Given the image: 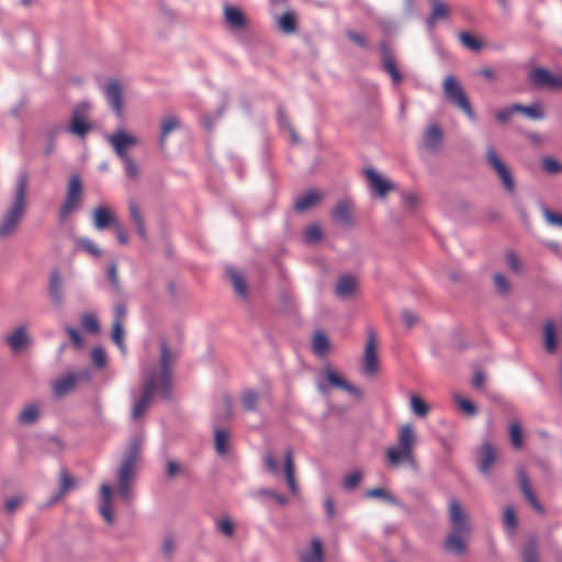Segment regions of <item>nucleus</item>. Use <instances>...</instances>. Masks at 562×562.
<instances>
[{"mask_svg": "<svg viewBox=\"0 0 562 562\" xmlns=\"http://www.w3.org/2000/svg\"><path fill=\"white\" fill-rule=\"evenodd\" d=\"M459 40L463 46L468 47L473 52H477L482 48L483 44L480 40L472 36L470 33L461 32L459 34Z\"/></svg>", "mask_w": 562, "mask_h": 562, "instance_id": "obj_53", "label": "nucleus"}, {"mask_svg": "<svg viewBox=\"0 0 562 562\" xmlns=\"http://www.w3.org/2000/svg\"><path fill=\"white\" fill-rule=\"evenodd\" d=\"M502 522L505 531L514 536L518 527V518L513 506H506L504 508Z\"/></svg>", "mask_w": 562, "mask_h": 562, "instance_id": "obj_36", "label": "nucleus"}, {"mask_svg": "<svg viewBox=\"0 0 562 562\" xmlns=\"http://www.w3.org/2000/svg\"><path fill=\"white\" fill-rule=\"evenodd\" d=\"M529 81L537 88L562 87V78L553 76L549 70L542 67H536L529 72Z\"/></svg>", "mask_w": 562, "mask_h": 562, "instance_id": "obj_15", "label": "nucleus"}, {"mask_svg": "<svg viewBox=\"0 0 562 562\" xmlns=\"http://www.w3.org/2000/svg\"><path fill=\"white\" fill-rule=\"evenodd\" d=\"M108 278L111 284V290L113 293L121 295L122 294V285L119 279L117 267L115 262H112L108 268Z\"/></svg>", "mask_w": 562, "mask_h": 562, "instance_id": "obj_47", "label": "nucleus"}, {"mask_svg": "<svg viewBox=\"0 0 562 562\" xmlns=\"http://www.w3.org/2000/svg\"><path fill=\"white\" fill-rule=\"evenodd\" d=\"M216 529L225 537L232 538L234 536V525L231 518L225 517L216 522Z\"/></svg>", "mask_w": 562, "mask_h": 562, "instance_id": "obj_58", "label": "nucleus"}, {"mask_svg": "<svg viewBox=\"0 0 562 562\" xmlns=\"http://www.w3.org/2000/svg\"><path fill=\"white\" fill-rule=\"evenodd\" d=\"M29 335L25 326H19L5 338V341L13 351H20L29 344Z\"/></svg>", "mask_w": 562, "mask_h": 562, "instance_id": "obj_28", "label": "nucleus"}, {"mask_svg": "<svg viewBox=\"0 0 562 562\" xmlns=\"http://www.w3.org/2000/svg\"><path fill=\"white\" fill-rule=\"evenodd\" d=\"M456 402L460 409L465 412L470 416H474L477 412L476 406L469 400L464 398L461 395L456 396Z\"/></svg>", "mask_w": 562, "mask_h": 562, "instance_id": "obj_60", "label": "nucleus"}, {"mask_svg": "<svg viewBox=\"0 0 562 562\" xmlns=\"http://www.w3.org/2000/svg\"><path fill=\"white\" fill-rule=\"evenodd\" d=\"M542 168L550 175H555L562 171V164L551 157L542 159Z\"/></svg>", "mask_w": 562, "mask_h": 562, "instance_id": "obj_57", "label": "nucleus"}, {"mask_svg": "<svg viewBox=\"0 0 562 562\" xmlns=\"http://www.w3.org/2000/svg\"><path fill=\"white\" fill-rule=\"evenodd\" d=\"M517 483L519 486V490L521 491L525 498L528 501V503L531 505V507L539 514H544V507L542 504L538 501L531 483L528 477V473L525 470V468L520 467L517 469Z\"/></svg>", "mask_w": 562, "mask_h": 562, "instance_id": "obj_13", "label": "nucleus"}, {"mask_svg": "<svg viewBox=\"0 0 562 562\" xmlns=\"http://www.w3.org/2000/svg\"><path fill=\"white\" fill-rule=\"evenodd\" d=\"M443 134L438 124L430 125L423 135V145L426 149L434 151L439 148L442 143Z\"/></svg>", "mask_w": 562, "mask_h": 562, "instance_id": "obj_23", "label": "nucleus"}, {"mask_svg": "<svg viewBox=\"0 0 562 562\" xmlns=\"http://www.w3.org/2000/svg\"><path fill=\"white\" fill-rule=\"evenodd\" d=\"M494 285H495L496 292L502 296L508 295L512 291L509 281L502 273L494 274Z\"/></svg>", "mask_w": 562, "mask_h": 562, "instance_id": "obj_51", "label": "nucleus"}, {"mask_svg": "<svg viewBox=\"0 0 562 562\" xmlns=\"http://www.w3.org/2000/svg\"><path fill=\"white\" fill-rule=\"evenodd\" d=\"M106 140L113 147L116 156L120 159H125L128 156V147L137 144V138L123 130H117L113 134L106 136Z\"/></svg>", "mask_w": 562, "mask_h": 562, "instance_id": "obj_11", "label": "nucleus"}, {"mask_svg": "<svg viewBox=\"0 0 562 562\" xmlns=\"http://www.w3.org/2000/svg\"><path fill=\"white\" fill-rule=\"evenodd\" d=\"M263 462H265V468L269 473H271L273 475L280 474V469H279L277 459L274 458L272 452L269 451L265 454Z\"/></svg>", "mask_w": 562, "mask_h": 562, "instance_id": "obj_59", "label": "nucleus"}, {"mask_svg": "<svg viewBox=\"0 0 562 562\" xmlns=\"http://www.w3.org/2000/svg\"><path fill=\"white\" fill-rule=\"evenodd\" d=\"M300 562H325L323 542L318 538L311 539L310 549L300 554Z\"/></svg>", "mask_w": 562, "mask_h": 562, "instance_id": "obj_21", "label": "nucleus"}, {"mask_svg": "<svg viewBox=\"0 0 562 562\" xmlns=\"http://www.w3.org/2000/svg\"><path fill=\"white\" fill-rule=\"evenodd\" d=\"M325 374H326L328 382L333 386L345 390L346 392H348L352 395L359 396L361 394V391L357 386L347 382L341 375L337 374L333 369L326 368Z\"/></svg>", "mask_w": 562, "mask_h": 562, "instance_id": "obj_27", "label": "nucleus"}, {"mask_svg": "<svg viewBox=\"0 0 562 562\" xmlns=\"http://www.w3.org/2000/svg\"><path fill=\"white\" fill-rule=\"evenodd\" d=\"M65 284L58 269H54L49 273L48 296L55 307H61L65 303Z\"/></svg>", "mask_w": 562, "mask_h": 562, "instance_id": "obj_14", "label": "nucleus"}, {"mask_svg": "<svg viewBox=\"0 0 562 562\" xmlns=\"http://www.w3.org/2000/svg\"><path fill=\"white\" fill-rule=\"evenodd\" d=\"M351 203L348 200L340 201L331 211L333 220L341 225H351L352 217L350 214Z\"/></svg>", "mask_w": 562, "mask_h": 562, "instance_id": "obj_30", "label": "nucleus"}, {"mask_svg": "<svg viewBox=\"0 0 562 562\" xmlns=\"http://www.w3.org/2000/svg\"><path fill=\"white\" fill-rule=\"evenodd\" d=\"M451 531L446 537L442 548L454 555H463L468 551V541L471 537V526L468 515L457 498H451L448 506Z\"/></svg>", "mask_w": 562, "mask_h": 562, "instance_id": "obj_2", "label": "nucleus"}, {"mask_svg": "<svg viewBox=\"0 0 562 562\" xmlns=\"http://www.w3.org/2000/svg\"><path fill=\"white\" fill-rule=\"evenodd\" d=\"M284 475L289 490L293 494H297L299 486L295 480V467L293 460V452L291 449H286L284 453Z\"/></svg>", "mask_w": 562, "mask_h": 562, "instance_id": "obj_26", "label": "nucleus"}, {"mask_svg": "<svg viewBox=\"0 0 562 562\" xmlns=\"http://www.w3.org/2000/svg\"><path fill=\"white\" fill-rule=\"evenodd\" d=\"M142 446L143 437L140 435L134 436L117 470V492L125 502H130L133 497L132 484L135 477L136 464L140 459Z\"/></svg>", "mask_w": 562, "mask_h": 562, "instance_id": "obj_4", "label": "nucleus"}, {"mask_svg": "<svg viewBox=\"0 0 562 562\" xmlns=\"http://www.w3.org/2000/svg\"><path fill=\"white\" fill-rule=\"evenodd\" d=\"M125 167V173L128 178H136L138 175L137 164L132 157L122 159Z\"/></svg>", "mask_w": 562, "mask_h": 562, "instance_id": "obj_64", "label": "nucleus"}, {"mask_svg": "<svg viewBox=\"0 0 562 562\" xmlns=\"http://www.w3.org/2000/svg\"><path fill=\"white\" fill-rule=\"evenodd\" d=\"M543 345L549 353H554L558 348L555 324L553 321L546 322L543 326Z\"/></svg>", "mask_w": 562, "mask_h": 562, "instance_id": "obj_33", "label": "nucleus"}, {"mask_svg": "<svg viewBox=\"0 0 562 562\" xmlns=\"http://www.w3.org/2000/svg\"><path fill=\"white\" fill-rule=\"evenodd\" d=\"M177 548L176 539L172 535H167L161 543L160 552L165 559L171 560Z\"/></svg>", "mask_w": 562, "mask_h": 562, "instance_id": "obj_52", "label": "nucleus"}, {"mask_svg": "<svg viewBox=\"0 0 562 562\" xmlns=\"http://www.w3.org/2000/svg\"><path fill=\"white\" fill-rule=\"evenodd\" d=\"M79 380V374L68 373L55 381L53 392L56 396L60 397L70 393Z\"/></svg>", "mask_w": 562, "mask_h": 562, "instance_id": "obj_24", "label": "nucleus"}, {"mask_svg": "<svg viewBox=\"0 0 562 562\" xmlns=\"http://www.w3.org/2000/svg\"><path fill=\"white\" fill-rule=\"evenodd\" d=\"M378 352L374 333L370 331L364 347L362 359V372L364 375L372 376L378 372Z\"/></svg>", "mask_w": 562, "mask_h": 562, "instance_id": "obj_12", "label": "nucleus"}, {"mask_svg": "<svg viewBox=\"0 0 562 562\" xmlns=\"http://www.w3.org/2000/svg\"><path fill=\"white\" fill-rule=\"evenodd\" d=\"M524 562H538L537 540L535 538L528 539L522 549Z\"/></svg>", "mask_w": 562, "mask_h": 562, "instance_id": "obj_48", "label": "nucleus"}, {"mask_svg": "<svg viewBox=\"0 0 562 562\" xmlns=\"http://www.w3.org/2000/svg\"><path fill=\"white\" fill-rule=\"evenodd\" d=\"M542 214H543V217L546 218V221L550 225L562 227V215L561 214H558L546 206L542 207Z\"/></svg>", "mask_w": 562, "mask_h": 562, "instance_id": "obj_61", "label": "nucleus"}, {"mask_svg": "<svg viewBox=\"0 0 562 562\" xmlns=\"http://www.w3.org/2000/svg\"><path fill=\"white\" fill-rule=\"evenodd\" d=\"M180 121L176 115L166 116L160 125L159 146L164 148L166 145V138L168 135L180 127Z\"/></svg>", "mask_w": 562, "mask_h": 562, "instance_id": "obj_35", "label": "nucleus"}, {"mask_svg": "<svg viewBox=\"0 0 562 562\" xmlns=\"http://www.w3.org/2000/svg\"><path fill=\"white\" fill-rule=\"evenodd\" d=\"M80 247L92 255L93 257H100L101 256V249L95 245L94 241H92L89 238H82L79 241Z\"/></svg>", "mask_w": 562, "mask_h": 562, "instance_id": "obj_62", "label": "nucleus"}, {"mask_svg": "<svg viewBox=\"0 0 562 562\" xmlns=\"http://www.w3.org/2000/svg\"><path fill=\"white\" fill-rule=\"evenodd\" d=\"M329 349V340L327 336L317 330L313 337V350L316 356H324Z\"/></svg>", "mask_w": 562, "mask_h": 562, "instance_id": "obj_42", "label": "nucleus"}, {"mask_svg": "<svg viewBox=\"0 0 562 562\" xmlns=\"http://www.w3.org/2000/svg\"><path fill=\"white\" fill-rule=\"evenodd\" d=\"M364 175L368 178L370 190L376 193L380 198H384L389 191L394 189V183L383 178L373 168H367Z\"/></svg>", "mask_w": 562, "mask_h": 562, "instance_id": "obj_17", "label": "nucleus"}, {"mask_svg": "<svg viewBox=\"0 0 562 562\" xmlns=\"http://www.w3.org/2000/svg\"><path fill=\"white\" fill-rule=\"evenodd\" d=\"M105 100L117 117L123 116V89L117 79H110L101 88Z\"/></svg>", "mask_w": 562, "mask_h": 562, "instance_id": "obj_10", "label": "nucleus"}, {"mask_svg": "<svg viewBox=\"0 0 562 562\" xmlns=\"http://www.w3.org/2000/svg\"><path fill=\"white\" fill-rule=\"evenodd\" d=\"M416 434L412 424H405L398 429L397 445L386 450V459L391 467L397 468L406 462L412 468L416 467L414 447Z\"/></svg>", "mask_w": 562, "mask_h": 562, "instance_id": "obj_5", "label": "nucleus"}, {"mask_svg": "<svg viewBox=\"0 0 562 562\" xmlns=\"http://www.w3.org/2000/svg\"><path fill=\"white\" fill-rule=\"evenodd\" d=\"M508 434L512 446L517 450L521 449L524 440L520 423L517 420L512 422L508 426Z\"/></svg>", "mask_w": 562, "mask_h": 562, "instance_id": "obj_41", "label": "nucleus"}, {"mask_svg": "<svg viewBox=\"0 0 562 562\" xmlns=\"http://www.w3.org/2000/svg\"><path fill=\"white\" fill-rule=\"evenodd\" d=\"M279 29L285 34H292L297 30L296 18L293 12L288 11L278 19Z\"/></svg>", "mask_w": 562, "mask_h": 562, "instance_id": "obj_40", "label": "nucleus"}, {"mask_svg": "<svg viewBox=\"0 0 562 562\" xmlns=\"http://www.w3.org/2000/svg\"><path fill=\"white\" fill-rule=\"evenodd\" d=\"M29 178L26 173H20L13 194L12 203L7 207L0 218V239L12 236L19 228L26 211V193Z\"/></svg>", "mask_w": 562, "mask_h": 562, "instance_id": "obj_3", "label": "nucleus"}, {"mask_svg": "<svg viewBox=\"0 0 562 562\" xmlns=\"http://www.w3.org/2000/svg\"><path fill=\"white\" fill-rule=\"evenodd\" d=\"M411 407L415 415L419 417L427 416L429 412L428 405L418 396L413 395L411 397Z\"/></svg>", "mask_w": 562, "mask_h": 562, "instance_id": "obj_55", "label": "nucleus"}, {"mask_svg": "<svg viewBox=\"0 0 562 562\" xmlns=\"http://www.w3.org/2000/svg\"><path fill=\"white\" fill-rule=\"evenodd\" d=\"M214 443H215L216 452L221 456L225 454L228 451V447H229L228 431L225 429H222V428H215Z\"/></svg>", "mask_w": 562, "mask_h": 562, "instance_id": "obj_39", "label": "nucleus"}, {"mask_svg": "<svg viewBox=\"0 0 562 562\" xmlns=\"http://www.w3.org/2000/svg\"><path fill=\"white\" fill-rule=\"evenodd\" d=\"M128 211H130L131 220L135 224L137 234L139 235V237L143 240H146V238H147L146 226H145V222H144L142 212H140L137 203L134 201H131L128 203Z\"/></svg>", "mask_w": 562, "mask_h": 562, "instance_id": "obj_32", "label": "nucleus"}, {"mask_svg": "<svg viewBox=\"0 0 562 562\" xmlns=\"http://www.w3.org/2000/svg\"><path fill=\"white\" fill-rule=\"evenodd\" d=\"M77 484V481L75 477H72L67 470L63 469L59 474V493L56 496V498L61 497L65 495L69 490L75 487Z\"/></svg>", "mask_w": 562, "mask_h": 562, "instance_id": "obj_44", "label": "nucleus"}, {"mask_svg": "<svg viewBox=\"0 0 562 562\" xmlns=\"http://www.w3.org/2000/svg\"><path fill=\"white\" fill-rule=\"evenodd\" d=\"M81 326L85 330L91 334H99L100 325L95 315L91 313H85L80 318Z\"/></svg>", "mask_w": 562, "mask_h": 562, "instance_id": "obj_46", "label": "nucleus"}, {"mask_svg": "<svg viewBox=\"0 0 562 562\" xmlns=\"http://www.w3.org/2000/svg\"><path fill=\"white\" fill-rule=\"evenodd\" d=\"M322 199V192L318 190H310L295 200L294 210L299 213L305 212L315 206Z\"/></svg>", "mask_w": 562, "mask_h": 562, "instance_id": "obj_25", "label": "nucleus"}, {"mask_svg": "<svg viewBox=\"0 0 562 562\" xmlns=\"http://www.w3.org/2000/svg\"><path fill=\"white\" fill-rule=\"evenodd\" d=\"M100 497L99 513L108 524H112L114 520L112 513V488L109 484L104 483L101 485Z\"/></svg>", "mask_w": 562, "mask_h": 562, "instance_id": "obj_20", "label": "nucleus"}, {"mask_svg": "<svg viewBox=\"0 0 562 562\" xmlns=\"http://www.w3.org/2000/svg\"><path fill=\"white\" fill-rule=\"evenodd\" d=\"M112 339L121 351H125L123 324H119V322H113Z\"/></svg>", "mask_w": 562, "mask_h": 562, "instance_id": "obj_54", "label": "nucleus"}, {"mask_svg": "<svg viewBox=\"0 0 562 562\" xmlns=\"http://www.w3.org/2000/svg\"><path fill=\"white\" fill-rule=\"evenodd\" d=\"M496 459V449L493 443L486 441L480 449L479 470L482 474L488 475Z\"/></svg>", "mask_w": 562, "mask_h": 562, "instance_id": "obj_19", "label": "nucleus"}, {"mask_svg": "<svg viewBox=\"0 0 562 562\" xmlns=\"http://www.w3.org/2000/svg\"><path fill=\"white\" fill-rule=\"evenodd\" d=\"M362 477V472L359 470L352 471L351 473L347 474L342 481L344 490L348 492L353 491L360 484Z\"/></svg>", "mask_w": 562, "mask_h": 562, "instance_id": "obj_49", "label": "nucleus"}, {"mask_svg": "<svg viewBox=\"0 0 562 562\" xmlns=\"http://www.w3.org/2000/svg\"><path fill=\"white\" fill-rule=\"evenodd\" d=\"M431 13L427 19V25L432 29L437 20H445L448 18V8L442 0H431Z\"/></svg>", "mask_w": 562, "mask_h": 562, "instance_id": "obj_34", "label": "nucleus"}, {"mask_svg": "<svg viewBox=\"0 0 562 562\" xmlns=\"http://www.w3.org/2000/svg\"><path fill=\"white\" fill-rule=\"evenodd\" d=\"M224 15L227 24L234 30H240L246 26L247 20L240 9L226 5Z\"/></svg>", "mask_w": 562, "mask_h": 562, "instance_id": "obj_31", "label": "nucleus"}, {"mask_svg": "<svg viewBox=\"0 0 562 562\" xmlns=\"http://www.w3.org/2000/svg\"><path fill=\"white\" fill-rule=\"evenodd\" d=\"M258 393L254 390H246L241 395V405L245 411L256 412L258 407Z\"/></svg>", "mask_w": 562, "mask_h": 562, "instance_id": "obj_45", "label": "nucleus"}, {"mask_svg": "<svg viewBox=\"0 0 562 562\" xmlns=\"http://www.w3.org/2000/svg\"><path fill=\"white\" fill-rule=\"evenodd\" d=\"M380 55L382 59V68L390 75L392 81L394 83L401 82L403 80V75L396 67L394 54L387 43L382 42L380 44Z\"/></svg>", "mask_w": 562, "mask_h": 562, "instance_id": "obj_16", "label": "nucleus"}, {"mask_svg": "<svg viewBox=\"0 0 562 562\" xmlns=\"http://www.w3.org/2000/svg\"><path fill=\"white\" fill-rule=\"evenodd\" d=\"M90 110V103L82 101L71 112V121L68 132L79 137H85L91 130L92 124L86 120V113Z\"/></svg>", "mask_w": 562, "mask_h": 562, "instance_id": "obj_9", "label": "nucleus"}, {"mask_svg": "<svg viewBox=\"0 0 562 562\" xmlns=\"http://www.w3.org/2000/svg\"><path fill=\"white\" fill-rule=\"evenodd\" d=\"M227 274L232 281L235 292L240 297L245 299L247 296V284L245 282L244 276L235 268H228Z\"/></svg>", "mask_w": 562, "mask_h": 562, "instance_id": "obj_38", "label": "nucleus"}, {"mask_svg": "<svg viewBox=\"0 0 562 562\" xmlns=\"http://www.w3.org/2000/svg\"><path fill=\"white\" fill-rule=\"evenodd\" d=\"M323 238V231L319 225L311 224L306 227L304 233V240L307 244H316Z\"/></svg>", "mask_w": 562, "mask_h": 562, "instance_id": "obj_50", "label": "nucleus"}, {"mask_svg": "<svg viewBox=\"0 0 562 562\" xmlns=\"http://www.w3.org/2000/svg\"><path fill=\"white\" fill-rule=\"evenodd\" d=\"M366 496L368 498H380L386 503H390V504L401 507V508L404 507L403 503H401L400 499L395 495H393L391 492H389L384 488H381V487H375V488H371V490L367 491Z\"/></svg>", "mask_w": 562, "mask_h": 562, "instance_id": "obj_37", "label": "nucleus"}, {"mask_svg": "<svg viewBox=\"0 0 562 562\" xmlns=\"http://www.w3.org/2000/svg\"><path fill=\"white\" fill-rule=\"evenodd\" d=\"M485 159L488 166L497 173L504 189L507 192L513 193L515 191L514 177L509 168L505 162L502 161L496 150L492 146L486 149Z\"/></svg>", "mask_w": 562, "mask_h": 562, "instance_id": "obj_8", "label": "nucleus"}, {"mask_svg": "<svg viewBox=\"0 0 562 562\" xmlns=\"http://www.w3.org/2000/svg\"><path fill=\"white\" fill-rule=\"evenodd\" d=\"M93 225L95 229L103 231L110 226H114L119 220L116 216L104 205H99L93 210Z\"/></svg>", "mask_w": 562, "mask_h": 562, "instance_id": "obj_18", "label": "nucleus"}, {"mask_svg": "<svg viewBox=\"0 0 562 562\" xmlns=\"http://www.w3.org/2000/svg\"><path fill=\"white\" fill-rule=\"evenodd\" d=\"M446 99L456 108L461 110L470 120H475V113L468 99V95L453 75H448L442 83Z\"/></svg>", "mask_w": 562, "mask_h": 562, "instance_id": "obj_6", "label": "nucleus"}, {"mask_svg": "<svg viewBox=\"0 0 562 562\" xmlns=\"http://www.w3.org/2000/svg\"><path fill=\"white\" fill-rule=\"evenodd\" d=\"M357 289V280L351 274H342L338 278L335 285V294L339 299H348L352 296Z\"/></svg>", "mask_w": 562, "mask_h": 562, "instance_id": "obj_22", "label": "nucleus"}, {"mask_svg": "<svg viewBox=\"0 0 562 562\" xmlns=\"http://www.w3.org/2000/svg\"><path fill=\"white\" fill-rule=\"evenodd\" d=\"M401 316H402V321L404 322V324L407 328H412L419 322L418 315L411 310H403L401 313Z\"/></svg>", "mask_w": 562, "mask_h": 562, "instance_id": "obj_63", "label": "nucleus"}, {"mask_svg": "<svg viewBox=\"0 0 562 562\" xmlns=\"http://www.w3.org/2000/svg\"><path fill=\"white\" fill-rule=\"evenodd\" d=\"M172 383V353L165 339L160 340V372L154 368L144 378L140 396L134 402L131 418L137 420L149 408L156 391L160 392L165 400L171 397Z\"/></svg>", "mask_w": 562, "mask_h": 562, "instance_id": "obj_1", "label": "nucleus"}, {"mask_svg": "<svg viewBox=\"0 0 562 562\" xmlns=\"http://www.w3.org/2000/svg\"><path fill=\"white\" fill-rule=\"evenodd\" d=\"M92 363L98 369H104L106 366V353L102 347H94L91 351Z\"/></svg>", "mask_w": 562, "mask_h": 562, "instance_id": "obj_56", "label": "nucleus"}, {"mask_svg": "<svg viewBox=\"0 0 562 562\" xmlns=\"http://www.w3.org/2000/svg\"><path fill=\"white\" fill-rule=\"evenodd\" d=\"M82 191L83 188L80 177L78 175L71 176L67 186L65 201L60 205L58 212L60 223H64L68 216L80 206L82 201Z\"/></svg>", "mask_w": 562, "mask_h": 562, "instance_id": "obj_7", "label": "nucleus"}, {"mask_svg": "<svg viewBox=\"0 0 562 562\" xmlns=\"http://www.w3.org/2000/svg\"><path fill=\"white\" fill-rule=\"evenodd\" d=\"M41 416V407L38 403L27 404L19 414L18 423L23 426H31L37 423Z\"/></svg>", "mask_w": 562, "mask_h": 562, "instance_id": "obj_29", "label": "nucleus"}, {"mask_svg": "<svg viewBox=\"0 0 562 562\" xmlns=\"http://www.w3.org/2000/svg\"><path fill=\"white\" fill-rule=\"evenodd\" d=\"M514 110H516V112H518V113L525 114L526 116H528L535 121L541 120L544 116L543 112L540 110L538 104L522 105V104L515 103Z\"/></svg>", "mask_w": 562, "mask_h": 562, "instance_id": "obj_43", "label": "nucleus"}]
</instances>
